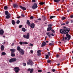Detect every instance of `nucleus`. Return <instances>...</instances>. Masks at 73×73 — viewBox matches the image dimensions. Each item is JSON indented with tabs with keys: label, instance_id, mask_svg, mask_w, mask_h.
<instances>
[{
	"label": "nucleus",
	"instance_id": "1",
	"mask_svg": "<svg viewBox=\"0 0 73 73\" xmlns=\"http://www.w3.org/2000/svg\"><path fill=\"white\" fill-rule=\"evenodd\" d=\"M63 29H60V32L63 35L68 33L69 32L68 28L65 26L63 27Z\"/></svg>",
	"mask_w": 73,
	"mask_h": 73
},
{
	"label": "nucleus",
	"instance_id": "2",
	"mask_svg": "<svg viewBox=\"0 0 73 73\" xmlns=\"http://www.w3.org/2000/svg\"><path fill=\"white\" fill-rule=\"evenodd\" d=\"M38 7V6H37V5L36 3H34L33 5H32L31 8L32 9H36Z\"/></svg>",
	"mask_w": 73,
	"mask_h": 73
},
{
	"label": "nucleus",
	"instance_id": "3",
	"mask_svg": "<svg viewBox=\"0 0 73 73\" xmlns=\"http://www.w3.org/2000/svg\"><path fill=\"white\" fill-rule=\"evenodd\" d=\"M17 60V59L16 58H12L10 59L9 60V62H14L16 61Z\"/></svg>",
	"mask_w": 73,
	"mask_h": 73
},
{
	"label": "nucleus",
	"instance_id": "4",
	"mask_svg": "<svg viewBox=\"0 0 73 73\" xmlns=\"http://www.w3.org/2000/svg\"><path fill=\"white\" fill-rule=\"evenodd\" d=\"M14 69L15 70V73H18L19 70H20V68L18 67H16L14 68Z\"/></svg>",
	"mask_w": 73,
	"mask_h": 73
},
{
	"label": "nucleus",
	"instance_id": "5",
	"mask_svg": "<svg viewBox=\"0 0 73 73\" xmlns=\"http://www.w3.org/2000/svg\"><path fill=\"white\" fill-rule=\"evenodd\" d=\"M27 63L28 65H32L33 62H32V60H28V61L27 62Z\"/></svg>",
	"mask_w": 73,
	"mask_h": 73
},
{
	"label": "nucleus",
	"instance_id": "6",
	"mask_svg": "<svg viewBox=\"0 0 73 73\" xmlns=\"http://www.w3.org/2000/svg\"><path fill=\"white\" fill-rule=\"evenodd\" d=\"M66 36L67 37L68 41H69L70 39V35H69V34H67L66 35Z\"/></svg>",
	"mask_w": 73,
	"mask_h": 73
},
{
	"label": "nucleus",
	"instance_id": "7",
	"mask_svg": "<svg viewBox=\"0 0 73 73\" xmlns=\"http://www.w3.org/2000/svg\"><path fill=\"white\" fill-rule=\"evenodd\" d=\"M46 45V42H43L42 44L41 47H44V46Z\"/></svg>",
	"mask_w": 73,
	"mask_h": 73
},
{
	"label": "nucleus",
	"instance_id": "8",
	"mask_svg": "<svg viewBox=\"0 0 73 73\" xmlns=\"http://www.w3.org/2000/svg\"><path fill=\"white\" fill-rule=\"evenodd\" d=\"M30 27L31 28H34V27H35V24L34 23L31 24L30 25Z\"/></svg>",
	"mask_w": 73,
	"mask_h": 73
},
{
	"label": "nucleus",
	"instance_id": "9",
	"mask_svg": "<svg viewBox=\"0 0 73 73\" xmlns=\"http://www.w3.org/2000/svg\"><path fill=\"white\" fill-rule=\"evenodd\" d=\"M20 8L22 9L23 10H25L26 9H27L25 7H22L21 6H20Z\"/></svg>",
	"mask_w": 73,
	"mask_h": 73
},
{
	"label": "nucleus",
	"instance_id": "10",
	"mask_svg": "<svg viewBox=\"0 0 73 73\" xmlns=\"http://www.w3.org/2000/svg\"><path fill=\"white\" fill-rule=\"evenodd\" d=\"M10 16H11V14H9L6 16V17L7 19H8L10 18Z\"/></svg>",
	"mask_w": 73,
	"mask_h": 73
},
{
	"label": "nucleus",
	"instance_id": "11",
	"mask_svg": "<svg viewBox=\"0 0 73 73\" xmlns=\"http://www.w3.org/2000/svg\"><path fill=\"white\" fill-rule=\"evenodd\" d=\"M20 52L22 54V55H23V54H24V50H21L20 51Z\"/></svg>",
	"mask_w": 73,
	"mask_h": 73
},
{
	"label": "nucleus",
	"instance_id": "12",
	"mask_svg": "<svg viewBox=\"0 0 73 73\" xmlns=\"http://www.w3.org/2000/svg\"><path fill=\"white\" fill-rule=\"evenodd\" d=\"M4 33V31L3 30H1L0 31V35H3Z\"/></svg>",
	"mask_w": 73,
	"mask_h": 73
},
{
	"label": "nucleus",
	"instance_id": "13",
	"mask_svg": "<svg viewBox=\"0 0 73 73\" xmlns=\"http://www.w3.org/2000/svg\"><path fill=\"white\" fill-rule=\"evenodd\" d=\"M1 50H3L4 49V46L3 45H2L1 47Z\"/></svg>",
	"mask_w": 73,
	"mask_h": 73
},
{
	"label": "nucleus",
	"instance_id": "14",
	"mask_svg": "<svg viewBox=\"0 0 73 73\" xmlns=\"http://www.w3.org/2000/svg\"><path fill=\"white\" fill-rule=\"evenodd\" d=\"M50 34V33L49 32H48L46 33L47 35V36H48L49 37H50V36L51 35Z\"/></svg>",
	"mask_w": 73,
	"mask_h": 73
},
{
	"label": "nucleus",
	"instance_id": "15",
	"mask_svg": "<svg viewBox=\"0 0 73 73\" xmlns=\"http://www.w3.org/2000/svg\"><path fill=\"white\" fill-rule=\"evenodd\" d=\"M5 14L6 15H8L9 14L10 15V14L8 13V11H5Z\"/></svg>",
	"mask_w": 73,
	"mask_h": 73
},
{
	"label": "nucleus",
	"instance_id": "16",
	"mask_svg": "<svg viewBox=\"0 0 73 73\" xmlns=\"http://www.w3.org/2000/svg\"><path fill=\"white\" fill-rule=\"evenodd\" d=\"M12 23L13 25H14L15 24V21H14V20H12Z\"/></svg>",
	"mask_w": 73,
	"mask_h": 73
},
{
	"label": "nucleus",
	"instance_id": "17",
	"mask_svg": "<svg viewBox=\"0 0 73 73\" xmlns=\"http://www.w3.org/2000/svg\"><path fill=\"white\" fill-rule=\"evenodd\" d=\"M52 29V27H48L47 29V31H50V30H51Z\"/></svg>",
	"mask_w": 73,
	"mask_h": 73
},
{
	"label": "nucleus",
	"instance_id": "18",
	"mask_svg": "<svg viewBox=\"0 0 73 73\" xmlns=\"http://www.w3.org/2000/svg\"><path fill=\"white\" fill-rule=\"evenodd\" d=\"M10 51H11V52H15L16 50H15V49H10Z\"/></svg>",
	"mask_w": 73,
	"mask_h": 73
},
{
	"label": "nucleus",
	"instance_id": "19",
	"mask_svg": "<svg viewBox=\"0 0 73 73\" xmlns=\"http://www.w3.org/2000/svg\"><path fill=\"white\" fill-rule=\"evenodd\" d=\"M60 0H54V1L56 3H58Z\"/></svg>",
	"mask_w": 73,
	"mask_h": 73
},
{
	"label": "nucleus",
	"instance_id": "20",
	"mask_svg": "<svg viewBox=\"0 0 73 73\" xmlns=\"http://www.w3.org/2000/svg\"><path fill=\"white\" fill-rule=\"evenodd\" d=\"M11 54L12 57H14V56H15V54H13V52H11Z\"/></svg>",
	"mask_w": 73,
	"mask_h": 73
},
{
	"label": "nucleus",
	"instance_id": "21",
	"mask_svg": "<svg viewBox=\"0 0 73 73\" xmlns=\"http://www.w3.org/2000/svg\"><path fill=\"white\" fill-rule=\"evenodd\" d=\"M17 50H19V51H20V50H21V48H20V47L19 46H18L17 47Z\"/></svg>",
	"mask_w": 73,
	"mask_h": 73
},
{
	"label": "nucleus",
	"instance_id": "22",
	"mask_svg": "<svg viewBox=\"0 0 73 73\" xmlns=\"http://www.w3.org/2000/svg\"><path fill=\"white\" fill-rule=\"evenodd\" d=\"M13 7L14 8H17V5L15 4H14L13 5Z\"/></svg>",
	"mask_w": 73,
	"mask_h": 73
},
{
	"label": "nucleus",
	"instance_id": "23",
	"mask_svg": "<svg viewBox=\"0 0 73 73\" xmlns=\"http://www.w3.org/2000/svg\"><path fill=\"white\" fill-rule=\"evenodd\" d=\"M22 30L23 32H25V31H26V30L25 29V28H22Z\"/></svg>",
	"mask_w": 73,
	"mask_h": 73
},
{
	"label": "nucleus",
	"instance_id": "24",
	"mask_svg": "<svg viewBox=\"0 0 73 73\" xmlns=\"http://www.w3.org/2000/svg\"><path fill=\"white\" fill-rule=\"evenodd\" d=\"M4 9H5V10H6L8 9V7L7 6H5L4 7Z\"/></svg>",
	"mask_w": 73,
	"mask_h": 73
},
{
	"label": "nucleus",
	"instance_id": "25",
	"mask_svg": "<svg viewBox=\"0 0 73 73\" xmlns=\"http://www.w3.org/2000/svg\"><path fill=\"white\" fill-rule=\"evenodd\" d=\"M49 55H46V56L45 58L46 59H47L48 58H49Z\"/></svg>",
	"mask_w": 73,
	"mask_h": 73
},
{
	"label": "nucleus",
	"instance_id": "26",
	"mask_svg": "<svg viewBox=\"0 0 73 73\" xmlns=\"http://www.w3.org/2000/svg\"><path fill=\"white\" fill-rule=\"evenodd\" d=\"M54 17H56L55 16H50V19H52V18H53Z\"/></svg>",
	"mask_w": 73,
	"mask_h": 73
},
{
	"label": "nucleus",
	"instance_id": "27",
	"mask_svg": "<svg viewBox=\"0 0 73 73\" xmlns=\"http://www.w3.org/2000/svg\"><path fill=\"white\" fill-rule=\"evenodd\" d=\"M27 24H28V25H30V22H29V21L28 20L27 21Z\"/></svg>",
	"mask_w": 73,
	"mask_h": 73
},
{
	"label": "nucleus",
	"instance_id": "28",
	"mask_svg": "<svg viewBox=\"0 0 73 73\" xmlns=\"http://www.w3.org/2000/svg\"><path fill=\"white\" fill-rule=\"evenodd\" d=\"M1 54L2 56H4V55H5L6 53L5 52H3Z\"/></svg>",
	"mask_w": 73,
	"mask_h": 73
},
{
	"label": "nucleus",
	"instance_id": "29",
	"mask_svg": "<svg viewBox=\"0 0 73 73\" xmlns=\"http://www.w3.org/2000/svg\"><path fill=\"white\" fill-rule=\"evenodd\" d=\"M62 20H65V19H66V18L64 17H62Z\"/></svg>",
	"mask_w": 73,
	"mask_h": 73
},
{
	"label": "nucleus",
	"instance_id": "30",
	"mask_svg": "<svg viewBox=\"0 0 73 73\" xmlns=\"http://www.w3.org/2000/svg\"><path fill=\"white\" fill-rule=\"evenodd\" d=\"M19 44L20 45H23V42H19Z\"/></svg>",
	"mask_w": 73,
	"mask_h": 73
},
{
	"label": "nucleus",
	"instance_id": "31",
	"mask_svg": "<svg viewBox=\"0 0 73 73\" xmlns=\"http://www.w3.org/2000/svg\"><path fill=\"white\" fill-rule=\"evenodd\" d=\"M45 4L44 2H40L39 3V4L40 5H43V4Z\"/></svg>",
	"mask_w": 73,
	"mask_h": 73
},
{
	"label": "nucleus",
	"instance_id": "32",
	"mask_svg": "<svg viewBox=\"0 0 73 73\" xmlns=\"http://www.w3.org/2000/svg\"><path fill=\"white\" fill-rule=\"evenodd\" d=\"M52 61L50 60H48L47 61V62L48 63H50V62H51Z\"/></svg>",
	"mask_w": 73,
	"mask_h": 73
},
{
	"label": "nucleus",
	"instance_id": "33",
	"mask_svg": "<svg viewBox=\"0 0 73 73\" xmlns=\"http://www.w3.org/2000/svg\"><path fill=\"white\" fill-rule=\"evenodd\" d=\"M48 27H52V24H50L48 25Z\"/></svg>",
	"mask_w": 73,
	"mask_h": 73
},
{
	"label": "nucleus",
	"instance_id": "34",
	"mask_svg": "<svg viewBox=\"0 0 73 73\" xmlns=\"http://www.w3.org/2000/svg\"><path fill=\"white\" fill-rule=\"evenodd\" d=\"M29 38V36H28V35H27L26 36V38H27V39H28Z\"/></svg>",
	"mask_w": 73,
	"mask_h": 73
},
{
	"label": "nucleus",
	"instance_id": "35",
	"mask_svg": "<svg viewBox=\"0 0 73 73\" xmlns=\"http://www.w3.org/2000/svg\"><path fill=\"white\" fill-rule=\"evenodd\" d=\"M23 27V25H21L19 26V28H22Z\"/></svg>",
	"mask_w": 73,
	"mask_h": 73
},
{
	"label": "nucleus",
	"instance_id": "36",
	"mask_svg": "<svg viewBox=\"0 0 73 73\" xmlns=\"http://www.w3.org/2000/svg\"><path fill=\"white\" fill-rule=\"evenodd\" d=\"M17 24H19L20 23V21L18 20L17 22H16Z\"/></svg>",
	"mask_w": 73,
	"mask_h": 73
},
{
	"label": "nucleus",
	"instance_id": "37",
	"mask_svg": "<svg viewBox=\"0 0 73 73\" xmlns=\"http://www.w3.org/2000/svg\"><path fill=\"white\" fill-rule=\"evenodd\" d=\"M23 66H26V63H23Z\"/></svg>",
	"mask_w": 73,
	"mask_h": 73
},
{
	"label": "nucleus",
	"instance_id": "38",
	"mask_svg": "<svg viewBox=\"0 0 73 73\" xmlns=\"http://www.w3.org/2000/svg\"><path fill=\"white\" fill-rule=\"evenodd\" d=\"M37 53H41V50H38L37 51Z\"/></svg>",
	"mask_w": 73,
	"mask_h": 73
},
{
	"label": "nucleus",
	"instance_id": "39",
	"mask_svg": "<svg viewBox=\"0 0 73 73\" xmlns=\"http://www.w3.org/2000/svg\"><path fill=\"white\" fill-rule=\"evenodd\" d=\"M23 44H28V42H23Z\"/></svg>",
	"mask_w": 73,
	"mask_h": 73
},
{
	"label": "nucleus",
	"instance_id": "40",
	"mask_svg": "<svg viewBox=\"0 0 73 73\" xmlns=\"http://www.w3.org/2000/svg\"><path fill=\"white\" fill-rule=\"evenodd\" d=\"M38 72H42V70H38Z\"/></svg>",
	"mask_w": 73,
	"mask_h": 73
},
{
	"label": "nucleus",
	"instance_id": "41",
	"mask_svg": "<svg viewBox=\"0 0 73 73\" xmlns=\"http://www.w3.org/2000/svg\"><path fill=\"white\" fill-rule=\"evenodd\" d=\"M52 72H55L56 71V70H55V69H52Z\"/></svg>",
	"mask_w": 73,
	"mask_h": 73
},
{
	"label": "nucleus",
	"instance_id": "42",
	"mask_svg": "<svg viewBox=\"0 0 73 73\" xmlns=\"http://www.w3.org/2000/svg\"><path fill=\"white\" fill-rule=\"evenodd\" d=\"M33 72V69H31L30 70V73H32Z\"/></svg>",
	"mask_w": 73,
	"mask_h": 73
},
{
	"label": "nucleus",
	"instance_id": "43",
	"mask_svg": "<svg viewBox=\"0 0 73 73\" xmlns=\"http://www.w3.org/2000/svg\"><path fill=\"white\" fill-rule=\"evenodd\" d=\"M54 44H53L50 43L49 44V45H50H50H53Z\"/></svg>",
	"mask_w": 73,
	"mask_h": 73
},
{
	"label": "nucleus",
	"instance_id": "44",
	"mask_svg": "<svg viewBox=\"0 0 73 73\" xmlns=\"http://www.w3.org/2000/svg\"><path fill=\"white\" fill-rule=\"evenodd\" d=\"M38 53V56H40L41 55V53Z\"/></svg>",
	"mask_w": 73,
	"mask_h": 73
},
{
	"label": "nucleus",
	"instance_id": "45",
	"mask_svg": "<svg viewBox=\"0 0 73 73\" xmlns=\"http://www.w3.org/2000/svg\"><path fill=\"white\" fill-rule=\"evenodd\" d=\"M30 18L31 19H33V17L31 16Z\"/></svg>",
	"mask_w": 73,
	"mask_h": 73
},
{
	"label": "nucleus",
	"instance_id": "46",
	"mask_svg": "<svg viewBox=\"0 0 73 73\" xmlns=\"http://www.w3.org/2000/svg\"><path fill=\"white\" fill-rule=\"evenodd\" d=\"M51 31L53 33H54V32H55L53 30H51Z\"/></svg>",
	"mask_w": 73,
	"mask_h": 73
},
{
	"label": "nucleus",
	"instance_id": "47",
	"mask_svg": "<svg viewBox=\"0 0 73 73\" xmlns=\"http://www.w3.org/2000/svg\"><path fill=\"white\" fill-rule=\"evenodd\" d=\"M30 45L31 46H33V44L30 43Z\"/></svg>",
	"mask_w": 73,
	"mask_h": 73
},
{
	"label": "nucleus",
	"instance_id": "48",
	"mask_svg": "<svg viewBox=\"0 0 73 73\" xmlns=\"http://www.w3.org/2000/svg\"><path fill=\"white\" fill-rule=\"evenodd\" d=\"M48 56H50V52H48Z\"/></svg>",
	"mask_w": 73,
	"mask_h": 73
},
{
	"label": "nucleus",
	"instance_id": "49",
	"mask_svg": "<svg viewBox=\"0 0 73 73\" xmlns=\"http://www.w3.org/2000/svg\"><path fill=\"white\" fill-rule=\"evenodd\" d=\"M23 37L24 38H26V36H25V35H23Z\"/></svg>",
	"mask_w": 73,
	"mask_h": 73
},
{
	"label": "nucleus",
	"instance_id": "50",
	"mask_svg": "<svg viewBox=\"0 0 73 73\" xmlns=\"http://www.w3.org/2000/svg\"><path fill=\"white\" fill-rule=\"evenodd\" d=\"M21 16H22V17H24V16H25V15H23V14H22L21 15Z\"/></svg>",
	"mask_w": 73,
	"mask_h": 73
},
{
	"label": "nucleus",
	"instance_id": "51",
	"mask_svg": "<svg viewBox=\"0 0 73 73\" xmlns=\"http://www.w3.org/2000/svg\"><path fill=\"white\" fill-rule=\"evenodd\" d=\"M70 17H71V18H73V15L70 16Z\"/></svg>",
	"mask_w": 73,
	"mask_h": 73
},
{
	"label": "nucleus",
	"instance_id": "52",
	"mask_svg": "<svg viewBox=\"0 0 73 73\" xmlns=\"http://www.w3.org/2000/svg\"><path fill=\"white\" fill-rule=\"evenodd\" d=\"M31 68H29L28 70V71H31Z\"/></svg>",
	"mask_w": 73,
	"mask_h": 73
},
{
	"label": "nucleus",
	"instance_id": "53",
	"mask_svg": "<svg viewBox=\"0 0 73 73\" xmlns=\"http://www.w3.org/2000/svg\"><path fill=\"white\" fill-rule=\"evenodd\" d=\"M27 36H29V33H27Z\"/></svg>",
	"mask_w": 73,
	"mask_h": 73
},
{
	"label": "nucleus",
	"instance_id": "54",
	"mask_svg": "<svg viewBox=\"0 0 73 73\" xmlns=\"http://www.w3.org/2000/svg\"><path fill=\"white\" fill-rule=\"evenodd\" d=\"M66 24H69V22H66Z\"/></svg>",
	"mask_w": 73,
	"mask_h": 73
},
{
	"label": "nucleus",
	"instance_id": "55",
	"mask_svg": "<svg viewBox=\"0 0 73 73\" xmlns=\"http://www.w3.org/2000/svg\"><path fill=\"white\" fill-rule=\"evenodd\" d=\"M30 52L31 53H33V50H31L30 51Z\"/></svg>",
	"mask_w": 73,
	"mask_h": 73
},
{
	"label": "nucleus",
	"instance_id": "56",
	"mask_svg": "<svg viewBox=\"0 0 73 73\" xmlns=\"http://www.w3.org/2000/svg\"><path fill=\"white\" fill-rule=\"evenodd\" d=\"M64 40H65V38H63L62 39V41H64Z\"/></svg>",
	"mask_w": 73,
	"mask_h": 73
},
{
	"label": "nucleus",
	"instance_id": "57",
	"mask_svg": "<svg viewBox=\"0 0 73 73\" xmlns=\"http://www.w3.org/2000/svg\"><path fill=\"white\" fill-rule=\"evenodd\" d=\"M62 25H65V23H62L61 24Z\"/></svg>",
	"mask_w": 73,
	"mask_h": 73
},
{
	"label": "nucleus",
	"instance_id": "58",
	"mask_svg": "<svg viewBox=\"0 0 73 73\" xmlns=\"http://www.w3.org/2000/svg\"><path fill=\"white\" fill-rule=\"evenodd\" d=\"M36 1H35V0H32V2H35Z\"/></svg>",
	"mask_w": 73,
	"mask_h": 73
},
{
	"label": "nucleus",
	"instance_id": "59",
	"mask_svg": "<svg viewBox=\"0 0 73 73\" xmlns=\"http://www.w3.org/2000/svg\"><path fill=\"white\" fill-rule=\"evenodd\" d=\"M13 45H14V43H13L11 44V46H13Z\"/></svg>",
	"mask_w": 73,
	"mask_h": 73
},
{
	"label": "nucleus",
	"instance_id": "60",
	"mask_svg": "<svg viewBox=\"0 0 73 73\" xmlns=\"http://www.w3.org/2000/svg\"><path fill=\"white\" fill-rule=\"evenodd\" d=\"M38 20H39V21H40V20H41V19L39 18V19H38Z\"/></svg>",
	"mask_w": 73,
	"mask_h": 73
},
{
	"label": "nucleus",
	"instance_id": "61",
	"mask_svg": "<svg viewBox=\"0 0 73 73\" xmlns=\"http://www.w3.org/2000/svg\"><path fill=\"white\" fill-rule=\"evenodd\" d=\"M64 38L65 40H67V38L66 37H65Z\"/></svg>",
	"mask_w": 73,
	"mask_h": 73
},
{
	"label": "nucleus",
	"instance_id": "62",
	"mask_svg": "<svg viewBox=\"0 0 73 73\" xmlns=\"http://www.w3.org/2000/svg\"><path fill=\"white\" fill-rule=\"evenodd\" d=\"M51 35L52 36H54V34H53L52 33Z\"/></svg>",
	"mask_w": 73,
	"mask_h": 73
},
{
	"label": "nucleus",
	"instance_id": "63",
	"mask_svg": "<svg viewBox=\"0 0 73 73\" xmlns=\"http://www.w3.org/2000/svg\"><path fill=\"white\" fill-rule=\"evenodd\" d=\"M58 56H59L57 54V55H56V57H58Z\"/></svg>",
	"mask_w": 73,
	"mask_h": 73
},
{
	"label": "nucleus",
	"instance_id": "64",
	"mask_svg": "<svg viewBox=\"0 0 73 73\" xmlns=\"http://www.w3.org/2000/svg\"><path fill=\"white\" fill-rule=\"evenodd\" d=\"M57 66H59V65H60V63L57 64Z\"/></svg>",
	"mask_w": 73,
	"mask_h": 73
}]
</instances>
